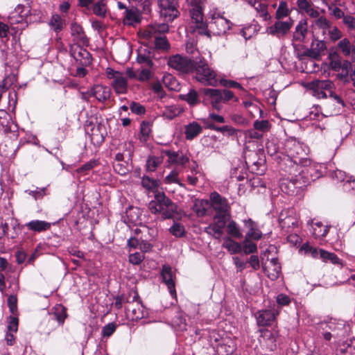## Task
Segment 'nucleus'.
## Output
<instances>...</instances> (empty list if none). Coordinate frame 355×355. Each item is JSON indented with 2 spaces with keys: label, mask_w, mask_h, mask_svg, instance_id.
<instances>
[{
  "label": "nucleus",
  "mask_w": 355,
  "mask_h": 355,
  "mask_svg": "<svg viewBox=\"0 0 355 355\" xmlns=\"http://www.w3.org/2000/svg\"><path fill=\"white\" fill-rule=\"evenodd\" d=\"M286 156L284 162L291 168L299 169L304 167L307 173H310L312 180H315L321 175L322 166L313 163L308 158V146L295 138L288 139L284 144Z\"/></svg>",
  "instance_id": "nucleus-1"
},
{
  "label": "nucleus",
  "mask_w": 355,
  "mask_h": 355,
  "mask_svg": "<svg viewBox=\"0 0 355 355\" xmlns=\"http://www.w3.org/2000/svg\"><path fill=\"white\" fill-rule=\"evenodd\" d=\"M318 334L327 342L334 339V343L338 346L343 343L347 344L345 338L351 334L350 325L340 320L331 319L327 322H322L317 328Z\"/></svg>",
  "instance_id": "nucleus-2"
},
{
  "label": "nucleus",
  "mask_w": 355,
  "mask_h": 355,
  "mask_svg": "<svg viewBox=\"0 0 355 355\" xmlns=\"http://www.w3.org/2000/svg\"><path fill=\"white\" fill-rule=\"evenodd\" d=\"M290 173V178L282 180L280 183L281 190L289 196H293L298 193V191L309 182L310 180H313L311 178L309 177L310 173H307L304 169L288 168Z\"/></svg>",
  "instance_id": "nucleus-3"
},
{
  "label": "nucleus",
  "mask_w": 355,
  "mask_h": 355,
  "mask_svg": "<svg viewBox=\"0 0 355 355\" xmlns=\"http://www.w3.org/2000/svg\"><path fill=\"white\" fill-rule=\"evenodd\" d=\"M148 209L162 219L172 218L177 213V205L161 192L155 193V200L149 202Z\"/></svg>",
  "instance_id": "nucleus-4"
},
{
  "label": "nucleus",
  "mask_w": 355,
  "mask_h": 355,
  "mask_svg": "<svg viewBox=\"0 0 355 355\" xmlns=\"http://www.w3.org/2000/svg\"><path fill=\"white\" fill-rule=\"evenodd\" d=\"M192 71L195 73L196 79L202 84L217 85L218 79L216 73L209 67L204 58L201 57L196 58Z\"/></svg>",
  "instance_id": "nucleus-5"
},
{
  "label": "nucleus",
  "mask_w": 355,
  "mask_h": 355,
  "mask_svg": "<svg viewBox=\"0 0 355 355\" xmlns=\"http://www.w3.org/2000/svg\"><path fill=\"white\" fill-rule=\"evenodd\" d=\"M204 0H187L189 6V11L191 18L192 23L195 24V31L200 35H207L209 33L207 30L206 25L203 21L202 3Z\"/></svg>",
  "instance_id": "nucleus-6"
},
{
  "label": "nucleus",
  "mask_w": 355,
  "mask_h": 355,
  "mask_svg": "<svg viewBox=\"0 0 355 355\" xmlns=\"http://www.w3.org/2000/svg\"><path fill=\"white\" fill-rule=\"evenodd\" d=\"M334 86V83L329 80H314L306 84V88L311 94L318 99L326 98L327 92H331Z\"/></svg>",
  "instance_id": "nucleus-7"
},
{
  "label": "nucleus",
  "mask_w": 355,
  "mask_h": 355,
  "mask_svg": "<svg viewBox=\"0 0 355 355\" xmlns=\"http://www.w3.org/2000/svg\"><path fill=\"white\" fill-rule=\"evenodd\" d=\"M106 74L109 79H112V86L117 94H125L128 91V82L125 76L119 71L112 68H107Z\"/></svg>",
  "instance_id": "nucleus-8"
},
{
  "label": "nucleus",
  "mask_w": 355,
  "mask_h": 355,
  "mask_svg": "<svg viewBox=\"0 0 355 355\" xmlns=\"http://www.w3.org/2000/svg\"><path fill=\"white\" fill-rule=\"evenodd\" d=\"M128 304L125 307V313L130 320L137 321L145 316L144 306L137 293H134L132 302L128 301Z\"/></svg>",
  "instance_id": "nucleus-9"
},
{
  "label": "nucleus",
  "mask_w": 355,
  "mask_h": 355,
  "mask_svg": "<svg viewBox=\"0 0 355 355\" xmlns=\"http://www.w3.org/2000/svg\"><path fill=\"white\" fill-rule=\"evenodd\" d=\"M168 31V26L166 24H155L148 26L144 30L139 31L140 37L152 44L156 38L160 35Z\"/></svg>",
  "instance_id": "nucleus-10"
},
{
  "label": "nucleus",
  "mask_w": 355,
  "mask_h": 355,
  "mask_svg": "<svg viewBox=\"0 0 355 355\" xmlns=\"http://www.w3.org/2000/svg\"><path fill=\"white\" fill-rule=\"evenodd\" d=\"M194 64L195 60L191 61L179 54L171 56L168 60V66L180 73H188L192 71Z\"/></svg>",
  "instance_id": "nucleus-11"
},
{
  "label": "nucleus",
  "mask_w": 355,
  "mask_h": 355,
  "mask_svg": "<svg viewBox=\"0 0 355 355\" xmlns=\"http://www.w3.org/2000/svg\"><path fill=\"white\" fill-rule=\"evenodd\" d=\"M293 24V20L290 17L286 20L277 19L273 25L266 28V33L277 37H281L290 31Z\"/></svg>",
  "instance_id": "nucleus-12"
},
{
  "label": "nucleus",
  "mask_w": 355,
  "mask_h": 355,
  "mask_svg": "<svg viewBox=\"0 0 355 355\" xmlns=\"http://www.w3.org/2000/svg\"><path fill=\"white\" fill-rule=\"evenodd\" d=\"M0 130L6 135H10L11 139H16L18 136L17 125L12 120L10 114L4 110H0Z\"/></svg>",
  "instance_id": "nucleus-13"
},
{
  "label": "nucleus",
  "mask_w": 355,
  "mask_h": 355,
  "mask_svg": "<svg viewBox=\"0 0 355 355\" xmlns=\"http://www.w3.org/2000/svg\"><path fill=\"white\" fill-rule=\"evenodd\" d=\"M158 5L160 14L166 21H171L178 16L177 3L173 0H159Z\"/></svg>",
  "instance_id": "nucleus-14"
},
{
  "label": "nucleus",
  "mask_w": 355,
  "mask_h": 355,
  "mask_svg": "<svg viewBox=\"0 0 355 355\" xmlns=\"http://www.w3.org/2000/svg\"><path fill=\"white\" fill-rule=\"evenodd\" d=\"M85 44H73L71 46L70 52L76 62L83 66L91 64L92 58L89 51L83 46Z\"/></svg>",
  "instance_id": "nucleus-15"
},
{
  "label": "nucleus",
  "mask_w": 355,
  "mask_h": 355,
  "mask_svg": "<svg viewBox=\"0 0 355 355\" xmlns=\"http://www.w3.org/2000/svg\"><path fill=\"white\" fill-rule=\"evenodd\" d=\"M210 200L211 206L216 212L215 216L226 217L229 210L227 200L216 192L211 193Z\"/></svg>",
  "instance_id": "nucleus-16"
},
{
  "label": "nucleus",
  "mask_w": 355,
  "mask_h": 355,
  "mask_svg": "<svg viewBox=\"0 0 355 355\" xmlns=\"http://www.w3.org/2000/svg\"><path fill=\"white\" fill-rule=\"evenodd\" d=\"M214 221L205 227V231L208 234L219 239L223 233V228L226 224V217L222 216H214Z\"/></svg>",
  "instance_id": "nucleus-17"
},
{
  "label": "nucleus",
  "mask_w": 355,
  "mask_h": 355,
  "mask_svg": "<svg viewBox=\"0 0 355 355\" xmlns=\"http://www.w3.org/2000/svg\"><path fill=\"white\" fill-rule=\"evenodd\" d=\"M232 26L230 20L218 14L214 17V21L210 22V26L215 35H221L227 33Z\"/></svg>",
  "instance_id": "nucleus-18"
},
{
  "label": "nucleus",
  "mask_w": 355,
  "mask_h": 355,
  "mask_svg": "<svg viewBox=\"0 0 355 355\" xmlns=\"http://www.w3.org/2000/svg\"><path fill=\"white\" fill-rule=\"evenodd\" d=\"M278 314V310L263 309L258 311L255 313L257 324L259 327L270 326Z\"/></svg>",
  "instance_id": "nucleus-19"
},
{
  "label": "nucleus",
  "mask_w": 355,
  "mask_h": 355,
  "mask_svg": "<svg viewBox=\"0 0 355 355\" xmlns=\"http://www.w3.org/2000/svg\"><path fill=\"white\" fill-rule=\"evenodd\" d=\"M202 92L214 109L218 111L222 109V103L223 102L221 90L217 89H204Z\"/></svg>",
  "instance_id": "nucleus-20"
},
{
  "label": "nucleus",
  "mask_w": 355,
  "mask_h": 355,
  "mask_svg": "<svg viewBox=\"0 0 355 355\" xmlns=\"http://www.w3.org/2000/svg\"><path fill=\"white\" fill-rule=\"evenodd\" d=\"M161 276L163 282L167 286L169 293L173 298L176 297V291L175 288V282L173 280V274L172 268L168 265H164L162 267Z\"/></svg>",
  "instance_id": "nucleus-21"
},
{
  "label": "nucleus",
  "mask_w": 355,
  "mask_h": 355,
  "mask_svg": "<svg viewBox=\"0 0 355 355\" xmlns=\"http://www.w3.org/2000/svg\"><path fill=\"white\" fill-rule=\"evenodd\" d=\"M263 268L271 280L277 279L281 273V266L277 258H272L268 262L263 263Z\"/></svg>",
  "instance_id": "nucleus-22"
},
{
  "label": "nucleus",
  "mask_w": 355,
  "mask_h": 355,
  "mask_svg": "<svg viewBox=\"0 0 355 355\" xmlns=\"http://www.w3.org/2000/svg\"><path fill=\"white\" fill-rule=\"evenodd\" d=\"M243 223L244 227L248 229L245 237L252 239L254 241H258L261 239L263 234L256 222L251 218H248L243 220Z\"/></svg>",
  "instance_id": "nucleus-23"
},
{
  "label": "nucleus",
  "mask_w": 355,
  "mask_h": 355,
  "mask_svg": "<svg viewBox=\"0 0 355 355\" xmlns=\"http://www.w3.org/2000/svg\"><path fill=\"white\" fill-rule=\"evenodd\" d=\"M123 23L128 26H134L140 23L141 16L139 10L135 7H131L123 12Z\"/></svg>",
  "instance_id": "nucleus-24"
},
{
  "label": "nucleus",
  "mask_w": 355,
  "mask_h": 355,
  "mask_svg": "<svg viewBox=\"0 0 355 355\" xmlns=\"http://www.w3.org/2000/svg\"><path fill=\"white\" fill-rule=\"evenodd\" d=\"M71 35L74 44H87L88 40L80 25L76 22L71 24Z\"/></svg>",
  "instance_id": "nucleus-25"
},
{
  "label": "nucleus",
  "mask_w": 355,
  "mask_h": 355,
  "mask_svg": "<svg viewBox=\"0 0 355 355\" xmlns=\"http://www.w3.org/2000/svg\"><path fill=\"white\" fill-rule=\"evenodd\" d=\"M163 153L168 156L167 162L170 165L175 164L184 166L189 161V158L187 155L183 154L180 155L174 151L165 150L163 151Z\"/></svg>",
  "instance_id": "nucleus-26"
},
{
  "label": "nucleus",
  "mask_w": 355,
  "mask_h": 355,
  "mask_svg": "<svg viewBox=\"0 0 355 355\" xmlns=\"http://www.w3.org/2000/svg\"><path fill=\"white\" fill-rule=\"evenodd\" d=\"M30 13L28 8H24V6L19 5L15 9V11L10 14L9 17L11 24L21 23L26 19V17Z\"/></svg>",
  "instance_id": "nucleus-27"
},
{
  "label": "nucleus",
  "mask_w": 355,
  "mask_h": 355,
  "mask_svg": "<svg viewBox=\"0 0 355 355\" xmlns=\"http://www.w3.org/2000/svg\"><path fill=\"white\" fill-rule=\"evenodd\" d=\"M202 131V126L196 121H192L184 127V135L187 140H192Z\"/></svg>",
  "instance_id": "nucleus-28"
},
{
  "label": "nucleus",
  "mask_w": 355,
  "mask_h": 355,
  "mask_svg": "<svg viewBox=\"0 0 355 355\" xmlns=\"http://www.w3.org/2000/svg\"><path fill=\"white\" fill-rule=\"evenodd\" d=\"M91 94L98 101L103 102L110 98V89L107 87L98 85L92 88Z\"/></svg>",
  "instance_id": "nucleus-29"
},
{
  "label": "nucleus",
  "mask_w": 355,
  "mask_h": 355,
  "mask_svg": "<svg viewBox=\"0 0 355 355\" xmlns=\"http://www.w3.org/2000/svg\"><path fill=\"white\" fill-rule=\"evenodd\" d=\"M28 230L34 232L46 231L51 227V223L44 220H33L24 225Z\"/></svg>",
  "instance_id": "nucleus-30"
},
{
  "label": "nucleus",
  "mask_w": 355,
  "mask_h": 355,
  "mask_svg": "<svg viewBox=\"0 0 355 355\" xmlns=\"http://www.w3.org/2000/svg\"><path fill=\"white\" fill-rule=\"evenodd\" d=\"M163 152L159 155H149L146 164V171L148 172H154L157 167L162 164L164 161Z\"/></svg>",
  "instance_id": "nucleus-31"
},
{
  "label": "nucleus",
  "mask_w": 355,
  "mask_h": 355,
  "mask_svg": "<svg viewBox=\"0 0 355 355\" xmlns=\"http://www.w3.org/2000/svg\"><path fill=\"white\" fill-rule=\"evenodd\" d=\"M67 317L66 309L62 305H56L52 312L49 313V318L52 320H56L60 324L64 323Z\"/></svg>",
  "instance_id": "nucleus-32"
},
{
  "label": "nucleus",
  "mask_w": 355,
  "mask_h": 355,
  "mask_svg": "<svg viewBox=\"0 0 355 355\" xmlns=\"http://www.w3.org/2000/svg\"><path fill=\"white\" fill-rule=\"evenodd\" d=\"M325 49L326 44L324 41L313 40L311 42L309 55L314 58H317L325 51Z\"/></svg>",
  "instance_id": "nucleus-33"
},
{
  "label": "nucleus",
  "mask_w": 355,
  "mask_h": 355,
  "mask_svg": "<svg viewBox=\"0 0 355 355\" xmlns=\"http://www.w3.org/2000/svg\"><path fill=\"white\" fill-rule=\"evenodd\" d=\"M307 33V22L306 20H301L295 27L293 33V39L296 41L302 42Z\"/></svg>",
  "instance_id": "nucleus-34"
},
{
  "label": "nucleus",
  "mask_w": 355,
  "mask_h": 355,
  "mask_svg": "<svg viewBox=\"0 0 355 355\" xmlns=\"http://www.w3.org/2000/svg\"><path fill=\"white\" fill-rule=\"evenodd\" d=\"M180 98L186 101L190 106H195L200 103L199 95L193 89H191L187 94H180Z\"/></svg>",
  "instance_id": "nucleus-35"
},
{
  "label": "nucleus",
  "mask_w": 355,
  "mask_h": 355,
  "mask_svg": "<svg viewBox=\"0 0 355 355\" xmlns=\"http://www.w3.org/2000/svg\"><path fill=\"white\" fill-rule=\"evenodd\" d=\"M49 24L53 31L58 33L60 32L65 26L66 20L60 15L54 14L52 15Z\"/></svg>",
  "instance_id": "nucleus-36"
},
{
  "label": "nucleus",
  "mask_w": 355,
  "mask_h": 355,
  "mask_svg": "<svg viewBox=\"0 0 355 355\" xmlns=\"http://www.w3.org/2000/svg\"><path fill=\"white\" fill-rule=\"evenodd\" d=\"M162 82L169 90L178 91L180 89L178 80L171 74H165L162 78Z\"/></svg>",
  "instance_id": "nucleus-37"
},
{
  "label": "nucleus",
  "mask_w": 355,
  "mask_h": 355,
  "mask_svg": "<svg viewBox=\"0 0 355 355\" xmlns=\"http://www.w3.org/2000/svg\"><path fill=\"white\" fill-rule=\"evenodd\" d=\"M223 246L226 248L230 254H236L242 251L241 244L229 237L224 239Z\"/></svg>",
  "instance_id": "nucleus-38"
},
{
  "label": "nucleus",
  "mask_w": 355,
  "mask_h": 355,
  "mask_svg": "<svg viewBox=\"0 0 355 355\" xmlns=\"http://www.w3.org/2000/svg\"><path fill=\"white\" fill-rule=\"evenodd\" d=\"M183 112V110L178 105H173L167 106L162 111V115L167 119H173L175 116L180 115Z\"/></svg>",
  "instance_id": "nucleus-39"
},
{
  "label": "nucleus",
  "mask_w": 355,
  "mask_h": 355,
  "mask_svg": "<svg viewBox=\"0 0 355 355\" xmlns=\"http://www.w3.org/2000/svg\"><path fill=\"white\" fill-rule=\"evenodd\" d=\"M338 47L345 56H349L351 53H355V46L351 44L347 38L341 40L338 44Z\"/></svg>",
  "instance_id": "nucleus-40"
},
{
  "label": "nucleus",
  "mask_w": 355,
  "mask_h": 355,
  "mask_svg": "<svg viewBox=\"0 0 355 355\" xmlns=\"http://www.w3.org/2000/svg\"><path fill=\"white\" fill-rule=\"evenodd\" d=\"M312 234L315 238L322 239L327 234L329 227L324 226L320 222L313 223Z\"/></svg>",
  "instance_id": "nucleus-41"
},
{
  "label": "nucleus",
  "mask_w": 355,
  "mask_h": 355,
  "mask_svg": "<svg viewBox=\"0 0 355 355\" xmlns=\"http://www.w3.org/2000/svg\"><path fill=\"white\" fill-rule=\"evenodd\" d=\"M141 185L148 191L156 193L159 187V182L155 179L144 176L141 180Z\"/></svg>",
  "instance_id": "nucleus-42"
},
{
  "label": "nucleus",
  "mask_w": 355,
  "mask_h": 355,
  "mask_svg": "<svg viewBox=\"0 0 355 355\" xmlns=\"http://www.w3.org/2000/svg\"><path fill=\"white\" fill-rule=\"evenodd\" d=\"M320 258L324 262L329 261L333 264H341L340 259L334 253L325 251L322 249L320 250Z\"/></svg>",
  "instance_id": "nucleus-43"
},
{
  "label": "nucleus",
  "mask_w": 355,
  "mask_h": 355,
  "mask_svg": "<svg viewBox=\"0 0 355 355\" xmlns=\"http://www.w3.org/2000/svg\"><path fill=\"white\" fill-rule=\"evenodd\" d=\"M209 128L215 131L221 132L224 135L234 136L237 134L238 130L232 126L224 125L222 127L216 126L214 124L209 123Z\"/></svg>",
  "instance_id": "nucleus-44"
},
{
  "label": "nucleus",
  "mask_w": 355,
  "mask_h": 355,
  "mask_svg": "<svg viewBox=\"0 0 355 355\" xmlns=\"http://www.w3.org/2000/svg\"><path fill=\"white\" fill-rule=\"evenodd\" d=\"M209 207V202L205 200H196L194 203L193 210L198 216H204L207 207Z\"/></svg>",
  "instance_id": "nucleus-45"
},
{
  "label": "nucleus",
  "mask_w": 355,
  "mask_h": 355,
  "mask_svg": "<svg viewBox=\"0 0 355 355\" xmlns=\"http://www.w3.org/2000/svg\"><path fill=\"white\" fill-rule=\"evenodd\" d=\"M252 239H248L245 237L241 246L242 250L246 254L257 252V245L252 241Z\"/></svg>",
  "instance_id": "nucleus-46"
},
{
  "label": "nucleus",
  "mask_w": 355,
  "mask_h": 355,
  "mask_svg": "<svg viewBox=\"0 0 355 355\" xmlns=\"http://www.w3.org/2000/svg\"><path fill=\"white\" fill-rule=\"evenodd\" d=\"M289 15V10L287 3L282 1L279 2V6L276 10L275 17L277 19H282Z\"/></svg>",
  "instance_id": "nucleus-47"
},
{
  "label": "nucleus",
  "mask_w": 355,
  "mask_h": 355,
  "mask_svg": "<svg viewBox=\"0 0 355 355\" xmlns=\"http://www.w3.org/2000/svg\"><path fill=\"white\" fill-rule=\"evenodd\" d=\"M227 233L232 237L239 239L243 236V234L240 230L239 225L234 220H232L228 223L227 226Z\"/></svg>",
  "instance_id": "nucleus-48"
},
{
  "label": "nucleus",
  "mask_w": 355,
  "mask_h": 355,
  "mask_svg": "<svg viewBox=\"0 0 355 355\" xmlns=\"http://www.w3.org/2000/svg\"><path fill=\"white\" fill-rule=\"evenodd\" d=\"M257 11V16L261 17L264 21H267L271 18L270 15L268 12L267 6L264 3H258L257 5L254 7Z\"/></svg>",
  "instance_id": "nucleus-49"
},
{
  "label": "nucleus",
  "mask_w": 355,
  "mask_h": 355,
  "mask_svg": "<svg viewBox=\"0 0 355 355\" xmlns=\"http://www.w3.org/2000/svg\"><path fill=\"white\" fill-rule=\"evenodd\" d=\"M152 44H153L156 49L163 51L167 50L169 48L168 42L163 34H160Z\"/></svg>",
  "instance_id": "nucleus-50"
},
{
  "label": "nucleus",
  "mask_w": 355,
  "mask_h": 355,
  "mask_svg": "<svg viewBox=\"0 0 355 355\" xmlns=\"http://www.w3.org/2000/svg\"><path fill=\"white\" fill-rule=\"evenodd\" d=\"M93 12L96 15L99 17H105L107 8L103 0H98V1L94 5Z\"/></svg>",
  "instance_id": "nucleus-51"
},
{
  "label": "nucleus",
  "mask_w": 355,
  "mask_h": 355,
  "mask_svg": "<svg viewBox=\"0 0 355 355\" xmlns=\"http://www.w3.org/2000/svg\"><path fill=\"white\" fill-rule=\"evenodd\" d=\"M173 324L180 331L186 329L187 322L185 318L182 313L177 314L172 320Z\"/></svg>",
  "instance_id": "nucleus-52"
},
{
  "label": "nucleus",
  "mask_w": 355,
  "mask_h": 355,
  "mask_svg": "<svg viewBox=\"0 0 355 355\" xmlns=\"http://www.w3.org/2000/svg\"><path fill=\"white\" fill-rule=\"evenodd\" d=\"M253 127L255 130L266 132L270 130V123L268 120H256L253 123Z\"/></svg>",
  "instance_id": "nucleus-53"
},
{
  "label": "nucleus",
  "mask_w": 355,
  "mask_h": 355,
  "mask_svg": "<svg viewBox=\"0 0 355 355\" xmlns=\"http://www.w3.org/2000/svg\"><path fill=\"white\" fill-rule=\"evenodd\" d=\"M113 167L115 172L121 175H126L130 171V167L128 164L123 162H114Z\"/></svg>",
  "instance_id": "nucleus-54"
},
{
  "label": "nucleus",
  "mask_w": 355,
  "mask_h": 355,
  "mask_svg": "<svg viewBox=\"0 0 355 355\" xmlns=\"http://www.w3.org/2000/svg\"><path fill=\"white\" fill-rule=\"evenodd\" d=\"M169 232L175 237H182L184 235V227L179 223H174V224L169 228Z\"/></svg>",
  "instance_id": "nucleus-55"
},
{
  "label": "nucleus",
  "mask_w": 355,
  "mask_h": 355,
  "mask_svg": "<svg viewBox=\"0 0 355 355\" xmlns=\"http://www.w3.org/2000/svg\"><path fill=\"white\" fill-rule=\"evenodd\" d=\"M347 341V344L345 345L341 343L340 345H336L334 343V345L336 348V355H349V352H348V348L350 347L352 341L350 340V343L348 342L347 338L345 339Z\"/></svg>",
  "instance_id": "nucleus-56"
},
{
  "label": "nucleus",
  "mask_w": 355,
  "mask_h": 355,
  "mask_svg": "<svg viewBox=\"0 0 355 355\" xmlns=\"http://www.w3.org/2000/svg\"><path fill=\"white\" fill-rule=\"evenodd\" d=\"M262 336L263 338H268L269 340V343L268 344V347L270 348V350H274L276 349V338L275 335L271 333L268 330H264L261 331Z\"/></svg>",
  "instance_id": "nucleus-57"
},
{
  "label": "nucleus",
  "mask_w": 355,
  "mask_h": 355,
  "mask_svg": "<svg viewBox=\"0 0 355 355\" xmlns=\"http://www.w3.org/2000/svg\"><path fill=\"white\" fill-rule=\"evenodd\" d=\"M301 250H304L306 254H309L313 258H318L320 257V250H318L316 248L312 247L308 243H304L302 248Z\"/></svg>",
  "instance_id": "nucleus-58"
},
{
  "label": "nucleus",
  "mask_w": 355,
  "mask_h": 355,
  "mask_svg": "<svg viewBox=\"0 0 355 355\" xmlns=\"http://www.w3.org/2000/svg\"><path fill=\"white\" fill-rule=\"evenodd\" d=\"M225 118L219 114L215 113H210L205 120V122L209 127V123L214 124V123H225Z\"/></svg>",
  "instance_id": "nucleus-59"
},
{
  "label": "nucleus",
  "mask_w": 355,
  "mask_h": 355,
  "mask_svg": "<svg viewBox=\"0 0 355 355\" xmlns=\"http://www.w3.org/2000/svg\"><path fill=\"white\" fill-rule=\"evenodd\" d=\"M98 162L97 160L92 159L85 164L83 166L76 170L78 173L86 174L87 171L94 168L98 165Z\"/></svg>",
  "instance_id": "nucleus-60"
},
{
  "label": "nucleus",
  "mask_w": 355,
  "mask_h": 355,
  "mask_svg": "<svg viewBox=\"0 0 355 355\" xmlns=\"http://www.w3.org/2000/svg\"><path fill=\"white\" fill-rule=\"evenodd\" d=\"M178 174L179 173L178 171L173 170L168 175L166 176L164 180V182L165 184L176 183L180 184L179 182Z\"/></svg>",
  "instance_id": "nucleus-61"
},
{
  "label": "nucleus",
  "mask_w": 355,
  "mask_h": 355,
  "mask_svg": "<svg viewBox=\"0 0 355 355\" xmlns=\"http://www.w3.org/2000/svg\"><path fill=\"white\" fill-rule=\"evenodd\" d=\"M328 34L331 40L335 42L342 37L341 31L336 26H331L328 30Z\"/></svg>",
  "instance_id": "nucleus-62"
},
{
  "label": "nucleus",
  "mask_w": 355,
  "mask_h": 355,
  "mask_svg": "<svg viewBox=\"0 0 355 355\" xmlns=\"http://www.w3.org/2000/svg\"><path fill=\"white\" fill-rule=\"evenodd\" d=\"M137 60L140 64H145L148 67H151L153 65V61L151 60L150 54L148 55L142 54L141 51L139 52Z\"/></svg>",
  "instance_id": "nucleus-63"
},
{
  "label": "nucleus",
  "mask_w": 355,
  "mask_h": 355,
  "mask_svg": "<svg viewBox=\"0 0 355 355\" xmlns=\"http://www.w3.org/2000/svg\"><path fill=\"white\" fill-rule=\"evenodd\" d=\"M144 259V254L143 252H135L130 254L129 256L130 263L134 265H139Z\"/></svg>",
  "instance_id": "nucleus-64"
}]
</instances>
